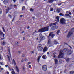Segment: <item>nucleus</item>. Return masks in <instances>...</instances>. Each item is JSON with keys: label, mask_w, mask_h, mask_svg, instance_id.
<instances>
[{"label": "nucleus", "mask_w": 74, "mask_h": 74, "mask_svg": "<svg viewBox=\"0 0 74 74\" xmlns=\"http://www.w3.org/2000/svg\"><path fill=\"white\" fill-rule=\"evenodd\" d=\"M69 49L65 48L63 50H61L60 51V53L58 56V58H62L64 56V53H66L67 52H69Z\"/></svg>", "instance_id": "f257e3e1"}, {"label": "nucleus", "mask_w": 74, "mask_h": 74, "mask_svg": "<svg viewBox=\"0 0 74 74\" xmlns=\"http://www.w3.org/2000/svg\"><path fill=\"white\" fill-rule=\"evenodd\" d=\"M49 26L45 27L39 30L38 32H44L47 31H48V30H49Z\"/></svg>", "instance_id": "f03ea898"}, {"label": "nucleus", "mask_w": 74, "mask_h": 74, "mask_svg": "<svg viewBox=\"0 0 74 74\" xmlns=\"http://www.w3.org/2000/svg\"><path fill=\"white\" fill-rule=\"evenodd\" d=\"M37 48L39 51H41L43 49L42 46L41 44H39L37 47Z\"/></svg>", "instance_id": "7ed1b4c3"}, {"label": "nucleus", "mask_w": 74, "mask_h": 74, "mask_svg": "<svg viewBox=\"0 0 74 74\" xmlns=\"http://www.w3.org/2000/svg\"><path fill=\"white\" fill-rule=\"evenodd\" d=\"M66 20L64 19L63 18H62L60 20V24L62 25H64V24H66Z\"/></svg>", "instance_id": "20e7f679"}, {"label": "nucleus", "mask_w": 74, "mask_h": 74, "mask_svg": "<svg viewBox=\"0 0 74 74\" xmlns=\"http://www.w3.org/2000/svg\"><path fill=\"white\" fill-rule=\"evenodd\" d=\"M55 36V34H52V32H51L50 33L48 37L49 38V37H51V38H53Z\"/></svg>", "instance_id": "39448f33"}, {"label": "nucleus", "mask_w": 74, "mask_h": 74, "mask_svg": "<svg viewBox=\"0 0 74 74\" xmlns=\"http://www.w3.org/2000/svg\"><path fill=\"white\" fill-rule=\"evenodd\" d=\"M58 28V26L54 25L52 27H51V29L53 30H56V29H57Z\"/></svg>", "instance_id": "423d86ee"}, {"label": "nucleus", "mask_w": 74, "mask_h": 74, "mask_svg": "<svg viewBox=\"0 0 74 74\" xmlns=\"http://www.w3.org/2000/svg\"><path fill=\"white\" fill-rule=\"evenodd\" d=\"M42 69L44 71H46L47 70V66L46 65H44L42 67Z\"/></svg>", "instance_id": "0eeeda50"}, {"label": "nucleus", "mask_w": 74, "mask_h": 74, "mask_svg": "<svg viewBox=\"0 0 74 74\" xmlns=\"http://www.w3.org/2000/svg\"><path fill=\"white\" fill-rule=\"evenodd\" d=\"M73 34V32H69V33L68 34V35L67 36V37H70V36L72 34Z\"/></svg>", "instance_id": "6e6552de"}, {"label": "nucleus", "mask_w": 74, "mask_h": 74, "mask_svg": "<svg viewBox=\"0 0 74 74\" xmlns=\"http://www.w3.org/2000/svg\"><path fill=\"white\" fill-rule=\"evenodd\" d=\"M48 50V48L47 47H45L43 50V52H46Z\"/></svg>", "instance_id": "1a4fd4ad"}, {"label": "nucleus", "mask_w": 74, "mask_h": 74, "mask_svg": "<svg viewBox=\"0 0 74 74\" xmlns=\"http://www.w3.org/2000/svg\"><path fill=\"white\" fill-rule=\"evenodd\" d=\"M9 0H4L3 1V2L4 4H7Z\"/></svg>", "instance_id": "9d476101"}, {"label": "nucleus", "mask_w": 74, "mask_h": 74, "mask_svg": "<svg viewBox=\"0 0 74 74\" xmlns=\"http://www.w3.org/2000/svg\"><path fill=\"white\" fill-rule=\"evenodd\" d=\"M54 61H55V64H58V60L56 59H54Z\"/></svg>", "instance_id": "9b49d317"}, {"label": "nucleus", "mask_w": 74, "mask_h": 74, "mask_svg": "<svg viewBox=\"0 0 74 74\" xmlns=\"http://www.w3.org/2000/svg\"><path fill=\"white\" fill-rule=\"evenodd\" d=\"M40 38H41V40H44L45 39V37L43 36H40Z\"/></svg>", "instance_id": "f8f14e48"}, {"label": "nucleus", "mask_w": 74, "mask_h": 74, "mask_svg": "<svg viewBox=\"0 0 74 74\" xmlns=\"http://www.w3.org/2000/svg\"><path fill=\"white\" fill-rule=\"evenodd\" d=\"M60 11V9L59 8H58L57 9V12L58 13H59Z\"/></svg>", "instance_id": "ddd939ff"}, {"label": "nucleus", "mask_w": 74, "mask_h": 74, "mask_svg": "<svg viewBox=\"0 0 74 74\" xmlns=\"http://www.w3.org/2000/svg\"><path fill=\"white\" fill-rule=\"evenodd\" d=\"M12 63L14 64V66L16 65V62H15V61L14 60V59H13V61H12Z\"/></svg>", "instance_id": "4468645a"}, {"label": "nucleus", "mask_w": 74, "mask_h": 74, "mask_svg": "<svg viewBox=\"0 0 74 74\" xmlns=\"http://www.w3.org/2000/svg\"><path fill=\"white\" fill-rule=\"evenodd\" d=\"M56 24L55 23H51L49 25L50 26H53V25H56Z\"/></svg>", "instance_id": "2eb2a0df"}, {"label": "nucleus", "mask_w": 74, "mask_h": 74, "mask_svg": "<svg viewBox=\"0 0 74 74\" xmlns=\"http://www.w3.org/2000/svg\"><path fill=\"white\" fill-rule=\"evenodd\" d=\"M48 44H50V45H51V44H52V43L51 42V40L49 39L48 41Z\"/></svg>", "instance_id": "dca6fc26"}, {"label": "nucleus", "mask_w": 74, "mask_h": 74, "mask_svg": "<svg viewBox=\"0 0 74 74\" xmlns=\"http://www.w3.org/2000/svg\"><path fill=\"white\" fill-rule=\"evenodd\" d=\"M56 19H57V20H55L56 21H57V22H59V17L58 16H57L56 17Z\"/></svg>", "instance_id": "f3484780"}, {"label": "nucleus", "mask_w": 74, "mask_h": 74, "mask_svg": "<svg viewBox=\"0 0 74 74\" xmlns=\"http://www.w3.org/2000/svg\"><path fill=\"white\" fill-rule=\"evenodd\" d=\"M65 16H68L69 18H71V16H70L69 14H66L65 15Z\"/></svg>", "instance_id": "a211bd4d"}, {"label": "nucleus", "mask_w": 74, "mask_h": 74, "mask_svg": "<svg viewBox=\"0 0 74 74\" xmlns=\"http://www.w3.org/2000/svg\"><path fill=\"white\" fill-rule=\"evenodd\" d=\"M60 33V30H58L57 32V34L58 35H59Z\"/></svg>", "instance_id": "6ab92c4d"}, {"label": "nucleus", "mask_w": 74, "mask_h": 74, "mask_svg": "<svg viewBox=\"0 0 74 74\" xmlns=\"http://www.w3.org/2000/svg\"><path fill=\"white\" fill-rule=\"evenodd\" d=\"M6 44L5 42L3 41L2 42V45H5Z\"/></svg>", "instance_id": "aec40b11"}, {"label": "nucleus", "mask_w": 74, "mask_h": 74, "mask_svg": "<svg viewBox=\"0 0 74 74\" xmlns=\"http://www.w3.org/2000/svg\"><path fill=\"white\" fill-rule=\"evenodd\" d=\"M41 56H40L38 58L37 62H38V63H39V60H40V58H41Z\"/></svg>", "instance_id": "412c9836"}, {"label": "nucleus", "mask_w": 74, "mask_h": 74, "mask_svg": "<svg viewBox=\"0 0 74 74\" xmlns=\"http://www.w3.org/2000/svg\"><path fill=\"white\" fill-rule=\"evenodd\" d=\"M16 71H17V72H18V73H19V69L18 68V67H17V66H16Z\"/></svg>", "instance_id": "4be33fe9"}, {"label": "nucleus", "mask_w": 74, "mask_h": 74, "mask_svg": "<svg viewBox=\"0 0 74 74\" xmlns=\"http://www.w3.org/2000/svg\"><path fill=\"white\" fill-rule=\"evenodd\" d=\"M26 8H25V7L24 6H23L22 7V10L23 11V10H25Z\"/></svg>", "instance_id": "5701e85b"}, {"label": "nucleus", "mask_w": 74, "mask_h": 74, "mask_svg": "<svg viewBox=\"0 0 74 74\" xmlns=\"http://www.w3.org/2000/svg\"><path fill=\"white\" fill-rule=\"evenodd\" d=\"M7 56H8V60L10 61V56H9L8 55H7Z\"/></svg>", "instance_id": "b1692460"}, {"label": "nucleus", "mask_w": 74, "mask_h": 74, "mask_svg": "<svg viewBox=\"0 0 74 74\" xmlns=\"http://www.w3.org/2000/svg\"><path fill=\"white\" fill-rule=\"evenodd\" d=\"M59 15H60V16H64V14L62 13H60Z\"/></svg>", "instance_id": "393cba45"}, {"label": "nucleus", "mask_w": 74, "mask_h": 74, "mask_svg": "<svg viewBox=\"0 0 74 74\" xmlns=\"http://www.w3.org/2000/svg\"><path fill=\"white\" fill-rule=\"evenodd\" d=\"M74 71H71L70 72V74H73V73H74Z\"/></svg>", "instance_id": "a878e982"}, {"label": "nucleus", "mask_w": 74, "mask_h": 74, "mask_svg": "<svg viewBox=\"0 0 74 74\" xmlns=\"http://www.w3.org/2000/svg\"><path fill=\"white\" fill-rule=\"evenodd\" d=\"M50 11H53V8H51L50 9Z\"/></svg>", "instance_id": "bb28decb"}, {"label": "nucleus", "mask_w": 74, "mask_h": 74, "mask_svg": "<svg viewBox=\"0 0 74 74\" xmlns=\"http://www.w3.org/2000/svg\"><path fill=\"white\" fill-rule=\"evenodd\" d=\"M45 57H46V56L43 55L42 56V58L44 59H45Z\"/></svg>", "instance_id": "cd10ccee"}, {"label": "nucleus", "mask_w": 74, "mask_h": 74, "mask_svg": "<svg viewBox=\"0 0 74 74\" xmlns=\"http://www.w3.org/2000/svg\"><path fill=\"white\" fill-rule=\"evenodd\" d=\"M55 44H58V42L56 40H55L54 42Z\"/></svg>", "instance_id": "c85d7f7f"}, {"label": "nucleus", "mask_w": 74, "mask_h": 74, "mask_svg": "<svg viewBox=\"0 0 74 74\" xmlns=\"http://www.w3.org/2000/svg\"><path fill=\"white\" fill-rule=\"evenodd\" d=\"M66 61L67 62H68L70 61V59L69 58H68L66 59Z\"/></svg>", "instance_id": "c756f323"}, {"label": "nucleus", "mask_w": 74, "mask_h": 74, "mask_svg": "<svg viewBox=\"0 0 74 74\" xmlns=\"http://www.w3.org/2000/svg\"><path fill=\"white\" fill-rule=\"evenodd\" d=\"M9 10H10V8H9V7H8V9H6V14H7V13H8V12H7V11H9Z\"/></svg>", "instance_id": "7c9ffc66"}, {"label": "nucleus", "mask_w": 74, "mask_h": 74, "mask_svg": "<svg viewBox=\"0 0 74 74\" xmlns=\"http://www.w3.org/2000/svg\"><path fill=\"white\" fill-rule=\"evenodd\" d=\"M2 13V9H0V14H1Z\"/></svg>", "instance_id": "2f4dec72"}, {"label": "nucleus", "mask_w": 74, "mask_h": 74, "mask_svg": "<svg viewBox=\"0 0 74 74\" xmlns=\"http://www.w3.org/2000/svg\"><path fill=\"white\" fill-rule=\"evenodd\" d=\"M0 64H1V65H4V64L3 63V62H0Z\"/></svg>", "instance_id": "473e14b6"}, {"label": "nucleus", "mask_w": 74, "mask_h": 74, "mask_svg": "<svg viewBox=\"0 0 74 74\" xmlns=\"http://www.w3.org/2000/svg\"><path fill=\"white\" fill-rule=\"evenodd\" d=\"M11 73L12 74H15V73L14 71H12Z\"/></svg>", "instance_id": "72a5a7b5"}, {"label": "nucleus", "mask_w": 74, "mask_h": 74, "mask_svg": "<svg viewBox=\"0 0 74 74\" xmlns=\"http://www.w3.org/2000/svg\"><path fill=\"white\" fill-rule=\"evenodd\" d=\"M30 11H32V12H33V11L34 10L33 9L31 8L30 9Z\"/></svg>", "instance_id": "f704fd0d"}, {"label": "nucleus", "mask_w": 74, "mask_h": 74, "mask_svg": "<svg viewBox=\"0 0 74 74\" xmlns=\"http://www.w3.org/2000/svg\"><path fill=\"white\" fill-rule=\"evenodd\" d=\"M3 32H1V31H0V34L1 36H2L3 35Z\"/></svg>", "instance_id": "c9c22d12"}, {"label": "nucleus", "mask_w": 74, "mask_h": 74, "mask_svg": "<svg viewBox=\"0 0 74 74\" xmlns=\"http://www.w3.org/2000/svg\"><path fill=\"white\" fill-rule=\"evenodd\" d=\"M8 16H9V18H12V16H11V15L9 14L8 15Z\"/></svg>", "instance_id": "e433bc0d"}, {"label": "nucleus", "mask_w": 74, "mask_h": 74, "mask_svg": "<svg viewBox=\"0 0 74 74\" xmlns=\"http://www.w3.org/2000/svg\"><path fill=\"white\" fill-rule=\"evenodd\" d=\"M3 69H4V68H0L1 71H0V72H1V70H3Z\"/></svg>", "instance_id": "4c0bfd02"}, {"label": "nucleus", "mask_w": 74, "mask_h": 74, "mask_svg": "<svg viewBox=\"0 0 74 74\" xmlns=\"http://www.w3.org/2000/svg\"><path fill=\"white\" fill-rule=\"evenodd\" d=\"M36 39H37V40H39L40 41H41V39H40V38H39V39H38V37H37L36 38Z\"/></svg>", "instance_id": "58836bf2"}, {"label": "nucleus", "mask_w": 74, "mask_h": 74, "mask_svg": "<svg viewBox=\"0 0 74 74\" xmlns=\"http://www.w3.org/2000/svg\"><path fill=\"white\" fill-rule=\"evenodd\" d=\"M72 32H74V28H73L72 29Z\"/></svg>", "instance_id": "ea45409f"}, {"label": "nucleus", "mask_w": 74, "mask_h": 74, "mask_svg": "<svg viewBox=\"0 0 74 74\" xmlns=\"http://www.w3.org/2000/svg\"><path fill=\"white\" fill-rule=\"evenodd\" d=\"M14 7V5H11L10 6V7Z\"/></svg>", "instance_id": "a19ab883"}, {"label": "nucleus", "mask_w": 74, "mask_h": 74, "mask_svg": "<svg viewBox=\"0 0 74 74\" xmlns=\"http://www.w3.org/2000/svg\"><path fill=\"white\" fill-rule=\"evenodd\" d=\"M5 38H1V40H4V39Z\"/></svg>", "instance_id": "79ce46f5"}, {"label": "nucleus", "mask_w": 74, "mask_h": 74, "mask_svg": "<svg viewBox=\"0 0 74 74\" xmlns=\"http://www.w3.org/2000/svg\"><path fill=\"white\" fill-rule=\"evenodd\" d=\"M69 15H71V12H69Z\"/></svg>", "instance_id": "37998d69"}, {"label": "nucleus", "mask_w": 74, "mask_h": 74, "mask_svg": "<svg viewBox=\"0 0 74 74\" xmlns=\"http://www.w3.org/2000/svg\"><path fill=\"white\" fill-rule=\"evenodd\" d=\"M8 52L9 53V54H10V50H8Z\"/></svg>", "instance_id": "c03bdc74"}, {"label": "nucleus", "mask_w": 74, "mask_h": 74, "mask_svg": "<svg viewBox=\"0 0 74 74\" xmlns=\"http://www.w3.org/2000/svg\"><path fill=\"white\" fill-rule=\"evenodd\" d=\"M25 67H23V70H25Z\"/></svg>", "instance_id": "a18cd8bd"}, {"label": "nucleus", "mask_w": 74, "mask_h": 74, "mask_svg": "<svg viewBox=\"0 0 74 74\" xmlns=\"http://www.w3.org/2000/svg\"><path fill=\"white\" fill-rule=\"evenodd\" d=\"M8 68H9V70H11V69H10V67H8Z\"/></svg>", "instance_id": "49530a36"}, {"label": "nucleus", "mask_w": 74, "mask_h": 74, "mask_svg": "<svg viewBox=\"0 0 74 74\" xmlns=\"http://www.w3.org/2000/svg\"><path fill=\"white\" fill-rule=\"evenodd\" d=\"M30 64V62H29L28 63V65H29V64Z\"/></svg>", "instance_id": "de8ad7c7"}, {"label": "nucleus", "mask_w": 74, "mask_h": 74, "mask_svg": "<svg viewBox=\"0 0 74 74\" xmlns=\"http://www.w3.org/2000/svg\"><path fill=\"white\" fill-rule=\"evenodd\" d=\"M27 29H29L30 28V27H29V26H28V27H27Z\"/></svg>", "instance_id": "09e8293b"}, {"label": "nucleus", "mask_w": 74, "mask_h": 74, "mask_svg": "<svg viewBox=\"0 0 74 74\" xmlns=\"http://www.w3.org/2000/svg\"><path fill=\"white\" fill-rule=\"evenodd\" d=\"M13 1L14 3H15V1H16V0H13Z\"/></svg>", "instance_id": "8fccbe9b"}, {"label": "nucleus", "mask_w": 74, "mask_h": 74, "mask_svg": "<svg viewBox=\"0 0 74 74\" xmlns=\"http://www.w3.org/2000/svg\"><path fill=\"white\" fill-rule=\"evenodd\" d=\"M22 57H25V55L23 54L22 56Z\"/></svg>", "instance_id": "3c124183"}, {"label": "nucleus", "mask_w": 74, "mask_h": 74, "mask_svg": "<svg viewBox=\"0 0 74 74\" xmlns=\"http://www.w3.org/2000/svg\"><path fill=\"white\" fill-rule=\"evenodd\" d=\"M5 67H8V65H5Z\"/></svg>", "instance_id": "603ef678"}, {"label": "nucleus", "mask_w": 74, "mask_h": 74, "mask_svg": "<svg viewBox=\"0 0 74 74\" xmlns=\"http://www.w3.org/2000/svg\"><path fill=\"white\" fill-rule=\"evenodd\" d=\"M22 16H23L22 15H21L20 16V18H22Z\"/></svg>", "instance_id": "864d4df0"}, {"label": "nucleus", "mask_w": 74, "mask_h": 74, "mask_svg": "<svg viewBox=\"0 0 74 74\" xmlns=\"http://www.w3.org/2000/svg\"><path fill=\"white\" fill-rule=\"evenodd\" d=\"M47 55H49V52H47Z\"/></svg>", "instance_id": "5fc2aeb1"}, {"label": "nucleus", "mask_w": 74, "mask_h": 74, "mask_svg": "<svg viewBox=\"0 0 74 74\" xmlns=\"http://www.w3.org/2000/svg\"><path fill=\"white\" fill-rule=\"evenodd\" d=\"M21 62H23V60L22 59Z\"/></svg>", "instance_id": "6e6d98bb"}, {"label": "nucleus", "mask_w": 74, "mask_h": 74, "mask_svg": "<svg viewBox=\"0 0 74 74\" xmlns=\"http://www.w3.org/2000/svg\"><path fill=\"white\" fill-rule=\"evenodd\" d=\"M16 45H18V42H16Z\"/></svg>", "instance_id": "4d7b16f0"}, {"label": "nucleus", "mask_w": 74, "mask_h": 74, "mask_svg": "<svg viewBox=\"0 0 74 74\" xmlns=\"http://www.w3.org/2000/svg\"><path fill=\"white\" fill-rule=\"evenodd\" d=\"M32 18L33 19H35V17H32Z\"/></svg>", "instance_id": "13d9d810"}, {"label": "nucleus", "mask_w": 74, "mask_h": 74, "mask_svg": "<svg viewBox=\"0 0 74 74\" xmlns=\"http://www.w3.org/2000/svg\"><path fill=\"white\" fill-rule=\"evenodd\" d=\"M18 53H21V51H18Z\"/></svg>", "instance_id": "bf43d9fd"}, {"label": "nucleus", "mask_w": 74, "mask_h": 74, "mask_svg": "<svg viewBox=\"0 0 74 74\" xmlns=\"http://www.w3.org/2000/svg\"><path fill=\"white\" fill-rule=\"evenodd\" d=\"M29 68H31V65H29Z\"/></svg>", "instance_id": "052dcab7"}, {"label": "nucleus", "mask_w": 74, "mask_h": 74, "mask_svg": "<svg viewBox=\"0 0 74 74\" xmlns=\"http://www.w3.org/2000/svg\"><path fill=\"white\" fill-rule=\"evenodd\" d=\"M69 47H70V48H71V49H72V47H71L69 46Z\"/></svg>", "instance_id": "680f3d73"}, {"label": "nucleus", "mask_w": 74, "mask_h": 74, "mask_svg": "<svg viewBox=\"0 0 74 74\" xmlns=\"http://www.w3.org/2000/svg\"><path fill=\"white\" fill-rule=\"evenodd\" d=\"M2 36L3 37H4V34H3V35Z\"/></svg>", "instance_id": "e2e57ef3"}, {"label": "nucleus", "mask_w": 74, "mask_h": 74, "mask_svg": "<svg viewBox=\"0 0 74 74\" xmlns=\"http://www.w3.org/2000/svg\"><path fill=\"white\" fill-rule=\"evenodd\" d=\"M3 32H5V29H3Z\"/></svg>", "instance_id": "0e129e2a"}, {"label": "nucleus", "mask_w": 74, "mask_h": 74, "mask_svg": "<svg viewBox=\"0 0 74 74\" xmlns=\"http://www.w3.org/2000/svg\"><path fill=\"white\" fill-rule=\"evenodd\" d=\"M24 31H23L22 32V33H24Z\"/></svg>", "instance_id": "69168bd1"}, {"label": "nucleus", "mask_w": 74, "mask_h": 74, "mask_svg": "<svg viewBox=\"0 0 74 74\" xmlns=\"http://www.w3.org/2000/svg\"><path fill=\"white\" fill-rule=\"evenodd\" d=\"M7 74H9V72H7Z\"/></svg>", "instance_id": "338daca9"}, {"label": "nucleus", "mask_w": 74, "mask_h": 74, "mask_svg": "<svg viewBox=\"0 0 74 74\" xmlns=\"http://www.w3.org/2000/svg\"><path fill=\"white\" fill-rule=\"evenodd\" d=\"M54 58H56V55H54Z\"/></svg>", "instance_id": "774afa93"}]
</instances>
